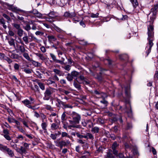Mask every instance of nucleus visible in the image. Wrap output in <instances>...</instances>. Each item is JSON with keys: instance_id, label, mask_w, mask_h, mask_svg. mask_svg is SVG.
Here are the masks:
<instances>
[{"instance_id": "obj_1", "label": "nucleus", "mask_w": 158, "mask_h": 158, "mask_svg": "<svg viewBox=\"0 0 158 158\" xmlns=\"http://www.w3.org/2000/svg\"><path fill=\"white\" fill-rule=\"evenodd\" d=\"M71 115L73 120H69L70 125L68 126V128H71V127L83 128L81 126L76 125L79 124L80 123L81 119L80 115L75 112H73Z\"/></svg>"}, {"instance_id": "obj_2", "label": "nucleus", "mask_w": 158, "mask_h": 158, "mask_svg": "<svg viewBox=\"0 0 158 158\" xmlns=\"http://www.w3.org/2000/svg\"><path fill=\"white\" fill-rule=\"evenodd\" d=\"M148 39L149 41L148 44L149 45V47L147 46L146 48H148V52H147V55H148L150 52L152 46H153V44L152 43V40L154 36V28L152 25L150 24L149 27H148Z\"/></svg>"}, {"instance_id": "obj_3", "label": "nucleus", "mask_w": 158, "mask_h": 158, "mask_svg": "<svg viewBox=\"0 0 158 158\" xmlns=\"http://www.w3.org/2000/svg\"><path fill=\"white\" fill-rule=\"evenodd\" d=\"M125 97L124 98V99L126 104H129L130 109L128 110L126 106V112L127 113L130 114H131L132 113V110L130 102V99L131 98L130 94V88L128 86H127L125 87Z\"/></svg>"}, {"instance_id": "obj_4", "label": "nucleus", "mask_w": 158, "mask_h": 158, "mask_svg": "<svg viewBox=\"0 0 158 158\" xmlns=\"http://www.w3.org/2000/svg\"><path fill=\"white\" fill-rule=\"evenodd\" d=\"M2 5L3 6L6 7L9 10L19 14V12H24V11L18 8L17 7L15 6L13 4L11 5L7 2H3Z\"/></svg>"}, {"instance_id": "obj_5", "label": "nucleus", "mask_w": 158, "mask_h": 158, "mask_svg": "<svg viewBox=\"0 0 158 158\" xmlns=\"http://www.w3.org/2000/svg\"><path fill=\"white\" fill-rule=\"evenodd\" d=\"M158 8V5L156 4L154 5L151 9V12L150 15H152L150 17V20L149 22L151 24L152 23L154 20L156 18V15L157 11V9Z\"/></svg>"}, {"instance_id": "obj_6", "label": "nucleus", "mask_w": 158, "mask_h": 158, "mask_svg": "<svg viewBox=\"0 0 158 158\" xmlns=\"http://www.w3.org/2000/svg\"><path fill=\"white\" fill-rule=\"evenodd\" d=\"M55 89H56L51 88L46 89L44 93V97L43 98V99L44 100H48L53 92V90Z\"/></svg>"}, {"instance_id": "obj_7", "label": "nucleus", "mask_w": 158, "mask_h": 158, "mask_svg": "<svg viewBox=\"0 0 158 158\" xmlns=\"http://www.w3.org/2000/svg\"><path fill=\"white\" fill-rule=\"evenodd\" d=\"M0 150L3 152H6L7 154L11 157L14 156V152L6 146L0 144Z\"/></svg>"}, {"instance_id": "obj_8", "label": "nucleus", "mask_w": 158, "mask_h": 158, "mask_svg": "<svg viewBox=\"0 0 158 158\" xmlns=\"http://www.w3.org/2000/svg\"><path fill=\"white\" fill-rule=\"evenodd\" d=\"M57 143L56 146L61 149L63 146L70 144V142L69 140H67L66 141L62 140L58 142Z\"/></svg>"}, {"instance_id": "obj_9", "label": "nucleus", "mask_w": 158, "mask_h": 158, "mask_svg": "<svg viewBox=\"0 0 158 158\" xmlns=\"http://www.w3.org/2000/svg\"><path fill=\"white\" fill-rule=\"evenodd\" d=\"M50 54L53 60L56 63H59L61 64H64V58L62 57L61 60H59L56 59V56L53 54L50 53Z\"/></svg>"}, {"instance_id": "obj_10", "label": "nucleus", "mask_w": 158, "mask_h": 158, "mask_svg": "<svg viewBox=\"0 0 158 158\" xmlns=\"http://www.w3.org/2000/svg\"><path fill=\"white\" fill-rule=\"evenodd\" d=\"M76 15L74 12H70L69 11H66L64 13V16L68 18H72L75 17Z\"/></svg>"}, {"instance_id": "obj_11", "label": "nucleus", "mask_w": 158, "mask_h": 158, "mask_svg": "<svg viewBox=\"0 0 158 158\" xmlns=\"http://www.w3.org/2000/svg\"><path fill=\"white\" fill-rule=\"evenodd\" d=\"M34 54L38 57L39 59L42 61H44L46 60L47 58L43 54H42L40 52H38L35 53Z\"/></svg>"}, {"instance_id": "obj_12", "label": "nucleus", "mask_w": 158, "mask_h": 158, "mask_svg": "<svg viewBox=\"0 0 158 158\" xmlns=\"http://www.w3.org/2000/svg\"><path fill=\"white\" fill-rule=\"evenodd\" d=\"M47 84L48 85H50L53 84V86L54 87H56L57 86V85L55 83V81H54L52 78L50 77L48 79L46 80Z\"/></svg>"}, {"instance_id": "obj_13", "label": "nucleus", "mask_w": 158, "mask_h": 158, "mask_svg": "<svg viewBox=\"0 0 158 158\" xmlns=\"http://www.w3.org/2000/svg\"><path fill=\"white\" fill-rule=\"evenodd\" d=\"M53 71L55 73V74L59 76H63L64 75V72L56 69H54Z\"/></svg>"}, {"instance_id": "obj_14", "label": "nucleus", "mask_w": 158, "mask_h": 158, "mask_svg": "<svg viewBox=\"0 0 158 158\" xmlns=\"http://www.w3.org/2000/svg\"><path fill=\"white\" fill-rule=\"evenodd\" d=\"M56 123H52L51 126V128L53 130H56L59 127L60 122L56 121Z\"/></svg>"}, {"instance_id": "obj_15", "label": "nucleus", "mask_w": 158, "mask_h": 158, "mask_svg": "<svg viewBox=\"0 0 158 158\" xmlns=\"http://www.w3.org/2000/svg\"><path fill=\"white\" fill-rule=\"evenodd\" d=\"M118 146V145L116 142H114L112 146L113 153L115 155H117L118 154V151L115 149Z\"/></svg>"}, {"instance_id": "obj_16", "label": "nucleus", "mask_w": 158, "mask_h": 158, "mask_svg": "<svg viewBox=\"0 0 158 158\" xmlns=\"http://www.w3.org/2000/svg\"><path fill=\"white\" fill-rule=\"evenodd\" d=\"M35 82H36L39 86L40 87V89L42 90H44L45 89V87L44 84L41 82H40L38 81V80L36 79L35 80L33 81Z\"/></svg>"}, {"instance_id": "obj_17", "label": "nucleus", "mask_w": 158, "mask_h": 158, "mask_svg": "<svg viewBox=\"0 0 158 158\" xmlns=\"http://www.w3.org/2000/svg\"><path fill=\"white\" fill-rule=\"evenodd\" d=\"M85 139H89L91 140H93L94 139L93 135L90 133H86L85 134Z\"/></svg>"}, {"instance_id": "obj_18", "label": "nucleus", "mask_w": 158, "mask_h": 158, "mask_svg": "<svg viewBox=\"0 0 158 158\" xmlns=\"http://www.w3.org/2000/svg\"><path fill=\"white\" fill-rule=\"evenodd\" d=\"M102 74V73L101 72H100L99 74H97L96 76L95 75V78L97 79L100 82H101L103 80Z\"/></svg>"}, {"instance_id": "obj_19", "label": "nucleus", "mask_w": 158, "mask_h": 158, "mask_svg": "<svg viewBox=\"0 0 158 158\" xmlns=\"http://www.w3.org/2000/svg\"><path fill=\"white\" fill-rule=\"evenodd\" d=\"M8 40L9 44L11 46H13L14 48H15L16 47L15 44V40L11 38L10 39H8Z\"/></svg>"}, {"instance_id": "obj_20", "label": "nucleus", "mask_w": 158, "mask_h": 158, "mask_svg": "<svg viewBox=\"0 0 158 158\" xmlns=\"http://www.w3.org/2000/svg\"><path fill=\"white\" fill-rule=\"evenodd\" d=\"M0 24L2 25L4 29H6L7 28V26L5 24L6 21L3 18L0 19Z\"/></svg>"}, {"instance_id": "obj_21", "label": "nucleus", "mask_w": 158, "mask_h": 158, "mask_svg": "<svg viewBox=\"0 0 158 158\" xmlns=\"http://www.w3.org/2000/svg\"><path fill=\"white\" fill-rule=\"evenodd\" d=\"M19 149L20 151H18L17 150V152H19L21 155H22L23 154H26L27 153L26 149L23 146H21L20 148H19Z\"/></svg>"}, {"instance_id": "obj_22", "label": "nucleus", "mask_w": 158, "mask_h": 158, "mask_svg": "<svg viewBox=\"0 0 158 158\" xmlns=\"http://www.w3.org/2000/svg\"><path fill=\"white\" fill-rule=\"evenodd\" d=\"M85 78L83 75H80L78 77L76 78V81L77 82H83Z\"/></svg>"}, {"instance_id": "obj_23", "label": "nucleus", "mask_w": 158, "mask_h": 158, "mask_svg": "<svg viewBox=\"0 0 158 158\" xmlns=\"http://www.w3.org/2000/svg\"><path fill=\"white\" fill-rule=\"evenodd\" d=\"M47 38H48V41L50 42H51L52 41H55L57 40L56 38L54 36L52 35H48Z\"/></svg>"}, {"instance_id": "obj_24", "label": "nucleus", "mask_w": 158, "mask_h": 158, "mask_svg": "<svg viewBox=\"0 0 158 158\" xmlns=\"http://www.w3.org/2000/svg\"><path fill=\"white\" fill-rule=\"evenodd\" d=\"M99 128L97 127H92L91 130V131L93 133H98L99 132Z\"/></svg>"}, {"instance_id": "obj_25", "label": "nucleus", "mask_w": 158, "mask_h": 158, "mask_svg": "<svg viewBox=\"0 0 158 158\" xmlns=\"http://www.w3.org/2000/svg\"><path fill=\"white\" fill-rule=\"evenodd\" d=\"M32 64L35 67H38L40 66L41 64L38 62L34 60H31Z\"/></svg>"}, {"instance_id": "obj_26", "label": "nucleus", "mask_w": 158, "mask_h": 158, "mask_svg": "<svg viewBox=\"0 0 158 158\" xmlns=\"http://www.w3.org/2000/svg\"><path fill=\"white\" fill-rule=\"evenodd\" d=\"M72 76L73 77H77L79 74V73L76 71H73L71 73Z\"/></svg>"}, {"instance_id": "obj_27", "label": "nucleus", "mask_w": 158, "mask_h": 158, "mask_svg": "<svg viewBox=\"0 0 158 158\" xmlns=\"http://www.w3.org/2000/svg\"><path fill=\"white\" fill-rule=\"evenodd\" d=\"M41 127L43 129L44 131L47 130L46 127L47 126V123L46 122H44V121H42V123L41 124Z\"/></svg>"}, {"instance_id": "obj_28", "label": "nucleus", "mask_w": 158, "mask_h": 158, "mask_svg": "<svg viewBox=\"0 0 158 158\" xmlns=\"http://www.w3.org/2000/svg\"><path fill=\"white\" fill-rule=\"evenodd\" d=\"M67 80L69 81H71L73 80V77L71 73H68L66 77Z\"/></svg>"}, {"instance_id": "obj_29", "label": "nucleus", "mask_w": 158, "mask_h": 158, "mask_svg": "<svg viewBox=\"0 0 158 158\" xmlns=\"http://www.w3.org/2000/svg\"><path fill=\"white\" fill-rule=\"evenodd\" d=\"M23 28L27 32H29L31 29V27L29 24H26V26L23 27Z\"/></svg>"}, {"instance_id": "obj_30", "label": "nucleus", "mask_w": 158, "mask_h": 158, "mask_svg": "<svg viewBox=\"0 0 158 158\" xmlns=\"http://www.w3.org/2000/svg\"><path fill=\"white\" fill-rule=\"evenodd\" d=\"M119 58L122 60H125L128 58V55L126 54H122L119 56Z\"/></svg>"}, {"instance_id": "obj_31", "label": "nucleus", "mask_w": 158, "mask_h": 158, "mask_svg": "<svg viewBox=\"0 0 158 158\" xmlns=\"http://www.w3.org/2000/svg\"><path fill=\"white\" fill-rule=\"evenodd\" d=\"M10 57L13 59H18L19 56L18 54L15 53H11V55H9Z\"/></svg>"}, {"instance_id": "obj_32", "label": "nucleus", "mask_w": 158, "mask_h": 158, "mask_svg": "<svg viewBox=\"0 0 158 158\" xmlns=\"http://www.w3.org/2000/svg\"><path fill=\"white\" fill-rule=\"evenodd\" d=\"M111 151L109 150V152H107V156L109 158H114V156L111 153Z\"/></svg>"}, {"instance_id": "obj_33", "label": "nucleus", "mask_w": 158, "mask_h": 158, "mask_svg": "<svg viewBox=\"0 0 158 158\" xmlns=\"http://www.w3.org/2000/svg\"><path fill=\"white\" fill-rule=\"evenodd\" d=\"M66 113L65 112H64L62 114L61 117V122L62 123H63V122L64 121L66 120Z\"/></svg>"}, {"instance_id": "obj_34", "label": "nucleus", "mask_w": 158, "mask_h": 158, "mask_svg": "<svg viewBox=\"0 0 158 158\" xmlns=\"http://www.w3.org/2000/svg\"><path fill=\"white\" fill-rule=\"evenodd\" d=\"M61 137L63 138V137H68L69 138H70V136L68 134L66 133V132H63L61 133Z\"/></svg>"}, {"instance_id": "obj_35", "label": "nucleus", "mask_w": 158, "mask_h": 158, "mask_svg": "<svg viewBox=\"0 0 158 158\" xmlns=\"http://www.w3.org/2000/svg\"><path fill=\"white\" fill-rule=\"evenodd\" d=\"M31 24L32 25L31 27V29L32 30H35L38 29L37 27V24L35 23L32 22Z\"/></svg>"}, {"instance_id": "obj_36", "label": "nucleus", "mask_w": 158, "mask_h": 158, "mask_svg": "<svg viewBox=\"0 0 158 158\" xmlns=\"http://www.w3.org/2000/svg\"><path fill=\"white\" fill-rule=\"evenodd\" d=\"M23 31L21 28L18 30L17 34L20 37H21L23 34Z\"/></svg>"}, {"instance_id": "obj_37", "label": "nucleus", "mask_w": 158, "mask_h": 158, "mask_svg": "<svg viewBox=\"0 0 158 158\" xmlns=\"http://www.w3.org/2000/svg\"><path fill=\"white\" fill-rule=\"evenodd\" d=\"M35 74L37 76L38 78H42L43 76V75L38 71H36L35 72Z\"/></svg>"}, {"instance_id": "obj_38", "label": "nucleus", "mask_w": 158, "mask_h": 158, "mask_svg": "<svg viewBox=\"0 0 158 158\" xmlns=\"http://www.w3.org/2000/svg\"><path fill=\"white\" fill-rule=\"evenodd\" d=\"M48 17L52 18L53 19L55 18L56 16V15L55 14V13L53 12H50L49 14H48Z\"/></svg>"}, {"instance_id": "obj_39", "label": "nucleus", "mask_w": 158, "mask_h": 158, "mask_svg": "<svg viewBox=\"0 0 158 158\" xmlns=\"http://www.w3.org/2000/svg\"><path fill=\"white\" fill-rule=\"evenodd\" d=\"M22 102L26 106H27V105H29V104L31 103L27 99H26L24 101H22Z\"/></svg>"}, {"instance_id": "obj_40", "label": "nucleus", "mask_w": 158, "mask_h": 158, "mask_svg": "<svg viewBox=\"0 0 158 158\" xmlns=\"http://www.w3.org/2000/svg\"><path fill=\"white\" fill-rule=\"evenodd\" d=\"M80 83H79L78 82H77L76 81H74L73 85L74 86L78 89H80L81 88V85H80Z\"/></svg>"}, {"instance_id": "obj_41", "label": "nucleus", "mask_w": 158, "mask_h": 158, "mask_svg": "<svg viewBox=\"0 0 158 158\" xmlns=\"http://www.w3.org/2000/svg\"><path fill=\"white\" fill-rule=\"evenodd\" d=\"M71 67V66L69 65H67L62 67L63 68L67 71H69L70 70Z\"/></svg>"}, {"instance_id": "obj_42", "label": "nucleus", "mask_w": 158, "mask_h": 158, "mask_svg": "<svg viewBox=\"0 0 158 158\" xmlns=\"http://www.w3.org/2000/svg\"><path fill=\"white\" fill-rule=\"evenodd\" d=\"M131 1L134 7H136L138 5L137 0H131Z\"/></svg>"}, {"instance_id": "obj_43", "label": "nucleus", "mask_w": 158, "mask_h": 158, "mask_svg": "<svg viewBox=\"0 0 158 158\" xmlns=\"http://www.w3.org/2000/svg\"><path fill=\"white\" fill-rule=\"evenodd\" d=\"M12 25L17 30L20 28V25L19 24L15 23H13Z\"/></svg>"}, {"instance_id": "obj_44", "label": "nucleus", "mask_w": 158, "mask_h": 158, "mask_svg": "<svg viewBox=\"0 0 158 158\" xmlns=\"http://www.w3.org/2000/svg\"><path fill=\"white\" fill-rule=\"evenodd\" d=\"M19 49L21 52L24 53L25 51V49L23 45H21L19 47Z\"/></svg>"}, {"instance_id": "obj_45", "label": "nucleus", "mask_w": 158, "mask_h": 158, "mask_svg": "<svg viewBox=\"0 0 158 158\" xmlns=\"http://www.w3.org/2000/svg\"><path fill=\"white\" fill-rule=\"evenodd\" d=\"M23 40L25 42L26 44H27L29 43L28 38L27 35H26V36L23 37Z\"/></svg>"}, {"instance_id": "obj_46", "label": "nucleus", "mask_w": 158, "mask_h": 158, "mask_svg": "<svg viewBox=\"0 0 158 158\" xmlns=\"http://www.w3.org/2000/svg\"><path fill=\"white\" fill-rule=\"evenodd\" d=\"M23 56L27 60L29 61L31 60V58L29 56L28 53H24L23 54Z\"/></svg>"}, {"instance_id": "obj_47", "label": "nucleus", "mask_w": 158, "mask_h": 158, "mask_svg": "<svg viewBox=\"0 0 158 158\" xmlns=\"http://www.w3.org/2000/svg\"><path fill=\"white\" fill-rule=\"evenodd\" d=\"M16 127L20 132L24 134H25V131L22 128L20 127L19 126H16Z\"/></svg>"}, {"instance_id": "obj_48", "label": "nucleus", "mask_w": 158, "mask_h": 158, "mask_svg": "<svg viewBox=\"0 0 158 158\" xmlns=\"http://www.w3.org/2000/svg\"><path fill=\"white\" fill-rule=\"evenodd\" d=\"M57 136V134H51L50 136L52 139L55 140Z\"/></svg>"}, {"instance_id": "obj_49", "label": "nucleus", "mask_w": 158, "mask_h": 158, "mask_svg": "<svg viewBox=\"0 0 158 158\" xmlns=\"http://www.w3.org/2000/svg\"><path fill=\"white\" fill-rule=\"evenodd\" d=\"M52 78V80L55 81H58L59 80V78L56 74H55Z\"/></svg>"}, {"instance_id": "obj_50", "label": "nucleus", "mask_w": 158, "mask_h": 158, "mask_svg": "<svg viewBox=\"0 0 158 158\" xmlns=\"http://www.w3.org/2000/svg\"><path fill=\"white\" fill-rule=\"evenodd\" d=\"M132 128V126L131 123H127V130L131 129Z\"/></svg>"}, {"instance_id": "obj_51", "label": "nucleus", "mask_w": 158, "mask_h": 158, "mask_svg": "<svg viewBox=\"0 0 158 158\" xmlns=\"http://www.w3.org/2000/svg\"><path fill=\"white\" fill-rule=\"evenodd\" d=\"M24 72L27 74H30L31 73V70L29 69H25L23 70Z\"/></svg>"}, {"instance_id": "obj_52", "label": "nucleus", "mask_w": 158, "mask_h": 158, "mask_svg": "<svg viewBox=\"0 0 158 158\" xmlns=\"http://www.w3.org/2000/svg\"><path fill=\"white\" fill-rule=\"evenodd\" d=\"M100 102L101 103L104 104L105 106H107L108 103V102L105 100L104 99H103Z\"/></svg>"}, {"instance_id": "obj_53", "label": "nucleus", "mask_w": 158, "mask_h": 158, "mask_svg": "<svg viewBox=\"0 0 158 158\" xmlns=\"http://www.w3.org/2000/svg\"><path fill=\"white\" fill-rule=\"evenodd\" d=\"M2 16L8 21H10L11 20L10 18L6 14H3L2 15Z\"/></svg>"}, {"instance_id": "obj_54", "label": "nucleus", "mask_w": 158, "mask_h": 158, "mask_svg": "<svg viewBox=\"0 0 158 158\" xmlns=\"http://www.w3.org/2000/svg\"><path fill=\"white\" fill-rule=\"evenodd\" d=\"M46 20L47 21H48L50 23H52L54 21L53 18L49 17H47L46 18Z\"/></svg>"}, {"instance_id": "obj_55", "label": "nucleus", "mask_w": 158, "mask_h": 158, "mask_svg": "<svg viewBox=\"0 0 158 158\" xmlns=\"http://www.w3.org/2000/svg\"><path fill=\"white\" fill-rule=\"evenodd\" d=\"M40 116L42 118V121H44V120L46 119V116L45 115H44L43 113H41Z\"/></svg>"}, {"instance_id": "obj_56", "label": "nucleus", "mask_w": 158, "mask_h": 158, "mask_svg": "<svg viewBox=\"0 0 158 158\" xmlns=\"http://www.w3.org/2000/svg\"><path fill=\"white\" fill-rule=\"evenodd\" d=\"M63 106H64V108H73V106H72L69 104H65L64 102V105H63Z\"/></svg>"}, {"instance_id": "obj_57", "label": "nucleus", "mask_w": 158, "mask_h": 158, "mask_svg": "<svg viewBox=\"0 0 158 158\" xmlns=\"http://www.w3.org/2000/svg\"><path fill=\"white\" fill-rule=\"evenodd\" d=\"M35 34L37 35H42L44 34V33L41 31H37L35 32Z\"/></svg>"}, {"instance_id": "obj_58", "label": "nucleus", "mask_w": 158, "mask_h": 158, "mask_svg": "<svg viewBox=\"0 0 158 158\" xmlns=\"http://www.w3.org/2000/svg\"><path fill=\"white\" fill-rule=\"evenodd\" d=\"M61 91L62 93H63L65 94L66 95H68L70 93V92H69L68 91L65 90L64 89H61Z\"/></svg>"}, {"instance_id": "obj_59", "label": "nucleus", "mask_w": 158, "mask_h": 158, "mask_svg": "<svg viewBox=\"0 0 158 158\" xmlns=\"http://www.w3.org/2000/svg\"><path fill=\"white\" fill-rule=\"evenodd\" d=\"M117 158H123L124 155L123 153H120L118 155H116Z\"/></svg>"}, {"instance_id": "obj_60", "label": "nucleus", "mask_w": 158, "mask_h": 158, "mask_svg": "<svg viewBox=\"0 0 158 158\" xmlns=\"http://www.w3.org/2000/svg\"><path fill=\"white\" fill-rule=\"evenodd\" d=\"M5 60H6L9 64H10L12 62V60L8 57H6Z\"/></svg>"}, {"instance_id": "obj_61", "label": "nucleus", "mask_w": 158, "mask_h": 158, "mask_svg": "<svg viewBox=\"0 0 158 158\" xmlns=\"http://www.w3.org/2000/svg\"><path fill=\"white\" fill-rule=\"evenodd\" d=\"M7 120L9 123H14L15 119L13 118H8Z\"/></svg>"}, {"instance_id": "obj_62", "label": "nucleus", "mask_w": 158, "mask_h": 158, "mask_svg": "<svg viewBox=\"0 0 158 158\" xmlns=\"http://www.w3.org/2000/svg\"><path fill=\"white\" fill-rule=\"evenodd\" d=\"M97 121L98 123L101 124H103L104 123V120L100 118H98Z\"/></svg>"}, {"instance_id": "obj_63", "label": "nucleus", "mask_w": 158, "mask_h": 158, "mask_svg": "<svg viewBox=\"0 0 158 158\" xmlns=\"http://www.w3.org/2000/svg\"><path fill=\"white\" fill-rule=\"evenodd\" d=\"M4 135H9V131L7 129H4L3 131Z\"/></svg>"}, {"instance_id": "obj_64", "label": "nucleus", "mask_w": 158, "mask_h": 158, "mask_svg": "<svg viewBox=\"0 0 158 158\" xmlns=\"http://www.w3.org/2000/svg\"><path fill=\"white\" fill-rule=\"evenodd\" d=\"M3 136L7 140L10 141L11 140V138L9 135H3Z\"/></svg>"}]
</instances>
